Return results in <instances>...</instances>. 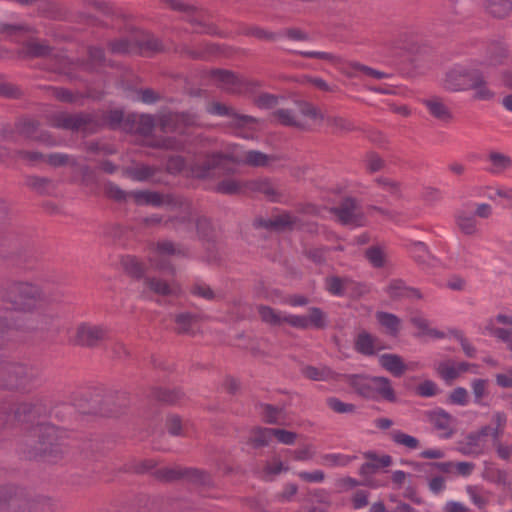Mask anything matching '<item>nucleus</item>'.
I'll return each mask as SVG.
<instances>
[{
	"label": "nucleus",
	"instance_id": "nucleus-34",
	"mask_svg": "<svg viewBox=\"0 0 512 512\" xmlns=\"http://www.w3.org/2000/svg\"><path fill=\"white\" fill-rule=\"evenodd\" d=\"M381 366L395 377H401L406 371V365L402 358L396 354H383L380 356Z\"/></svg>",
	"mask_w": 512,
	"mask_h": 512
},
{
	"label": "nucleus",
	"instance_id": "nucleus-18",
	"mask_svg": "<svg viewBox=\"0 0 512 512\" xmlns=\"http://www.w3.org/2000/svg\"><path fill=\"white\" fill-rule=\"evenodd\" d=\"M378 343L379 340L376 336L366 330H362L354 338V349L361 355L374 356L377 351L383 349Z\"/></svg>",
	"mask_w": 512,
	"mask_h": 512
},
{
	"label": "nucleus",
	"instance_id": "nucleus-37",
	"mask_svg": "<svg viewBox=\"0 0 512 512\" xmlns=\"http://www.w3.org/2000/svg\"><path fill=\"white\" fill-rule=\"evenodd\" d=\"M274 231L280 232L284 230L302 229L300 219L290 212H283L273 218Z\"/></svg>",
	"mask_w": 512,
	"mask_h": 512
},
{
	"label": "nucleus",
	"instance_id": "nucleus-24",
	"mask_svg": "<svg viewBox=\"0 0 512 512\" xmlns=\"http://www.w3.org/2000/svg\"><path fill=\"white\" fill-rule=\"evenodd\" d=\"M486 14L493 18L504 19L512 13V0H482Z\"/></svg>",
	"mask_w": 512,
	"mask_h": 512
},
{
	"label": "nucleus",
	"instance_id": "nucleus-51",
	"mask_svg": "<svg viewBox=\"0 0 512 512\" xmlns=\"http://www.w3.org/2000/svg\"><path fill=\"white\" fill-rule=\"evenodd\" d=\"M240 33L245 36H252L259 40L266 41H276L281 38V34L279 32H271L258 26L245 27Z\"/></svg>",
	"mask_w": 512,
	"mask_h": 512
},
{
	"label": "nucleus",
	"instance_id": "nucleus-56",
	"mask_svg": "<svg viewBox=\"0 0 512 512\" xmlns=\"http://www.w3.org/2000/svg\"><path fill=\"white\" fill-rule=\"evenodd\" d=\"M271 159V156L258 151V150H249L245 154V164L252 166V167H265L268 165L269 160ZM272 159H276L274 156H272Z\"/></svg>",
	"mask_w": 512,
	"mask_h": 512
},
{
	"label": "nucleus",
	"instance_id": "nucleus-41",
	"mask_svg": "<svg viewBox=\"0 0 512 512\" xmlns=\"http://www.w3.org/2000/svg\"><path fill=\"white\" fill-rule=\"evenodd\" d=\"M455 221L460 231L468 236L477 233V221L474 215H468L465 211L459 210L455 215Z\"/></svg>",
	"mask_w": 512,
	"mask_h": 512
},
{
	"label": "nucleus",
	"instance_id": "nucleus-22",
	"mask_svg": "<svg viewBox=\"0 0 512 512\" xmlns=\"http://www.w3.org/2000/svg\"><path fill=\"white\" fill-rule=\"evenodd\" d=\"M364 456L370 460L360 466L359 474L364 477L371 476L379 469L388 467L392 464V457L387 454L379 457L375 452H367Z\"/></svg>",
	"mask_w": 512,
	"mask_h": 512
},
{
	"label": "nucleus",
	"instance_id": "nucleus-46",
	"mask_svg": "<svg viewBox=\"0 0 512 512\" xmlns=\"http://www.w3.org/2000/svg\"><path fill=\"white\" fill-rule=\"evenodd\" d=\"M137 204H146L159 207L163 205V195L158 192L139 190L131 193Z\"/></svg>",
	"mask_w": 512,
	"mask_h": 512
},
{
	"label": "nucleus",
	"instance_id": "nucleus-62",
	"mask_svg": "<svg viewBox=\"0 0 512 512\" xmlns=\"http://www.w3.org/2000/svg\"><path fill=\"white\" fill-rule=\"evenodd\" d=\"M157 172V169L149 165H140L131 168L128 173L133 180L136 181H147L152 178Z\"/></svg>",
	"mask_w": 512,
	"mask_h": 512
},
{
	"label": "nucleus",
	"instance_id": "nucleus-38",
	"mask_svg": "<svg viewBox=\"0 0 512 512\" xmlns=\"http://www.w3.org/2000/svg\"><path fill=\"white\" fill-rule=\"evenodd\" d=\"M138 48L143 56H152L165 51L162 41L154 35H147L137 42Z\"/></svg>",
	"mask_w": 512,
	"mask_h": 512
},
{
	"label": "nucleus",
	"instance_id": "nucleus-17",
	"mask_svg": "<svg viewBox=\"0 0 512 512\" xmlns=\"http://www.w3.org/2000/svg\"><path fill=\"white\" fill-rule=\"evenodd\" d=\"M385 292L392 300L422 299L421 291L406 285L402 279H392L385 288Z\"/></svg>",
	"mask_w": 512,
	"mask_h": 512
},
{
	"label": "nucleus",
	"instance_id": "nucleus-40",
	"mask_svg": "<svg viewBox=\"0 0 512 512\" xmlns=\"http://www.w3.org/2000/svg\"><path fill=\"white\" fill-rule=\"evenodd\" d=\"M491 167L487 169L492 174H500L512 167V159L500 152H491L488 155Z\"/></svg>",
	"mask_w": 512,
	"mask_h": 512
},
{
	"label": "nucleus",
	"instance_id": "nucleus-58",
	"mask_svg": "<svg viewBox=\"0 0 512 512\" xmlns=\"http://www.w3.org/2000/svg\"><path fill=\"white\" fill-rule=\"evenodd\" d=\"M183 214L171 216L164 221V226L168 228L178 229L180 226L188 225L192 222V206L188 209H182Z\"/></svg>",
	"mask_w": 512,
	"mask_h": 512
},
{
	"label": "nucleus",
	"instance_id": "nucleus-28",
	"mask_svg": "<svg viewBox=\"0 0 512 512\" xmlns=\"http://www.w3.org/2000/svg\"><path fill=\"white\" fill-rule=\"evenodd\" d=\"M201 317L199 314L191 312H182L174 317L176 324L175 332L179 335H193V326L200 321Z\"/></svg>",
	"mask_w": 512,
	"mask_h": 512
},
{
	"label": "nucleus",
	"instance_id": "nucleus-1",
	"mask_svg": "<svg viewBox=\"0 0 512 512\" xmlns=\"http://www.w3.org/2000/svg\"><path fill=\"white\" fill-rule=\"evenodd\" d=\"M42 384V370L40 367L11 361L0 354V391L29 394Z\"/></svg>",
	"mask_w": 512,
	"mask_h": 512
},
{
	"label": "nucleus",
	"instance_id": "nucleus-44",
	"mask_svg": "<svg viewBox=\"0 0 512 512\" xmlns=\"http://www.w3.org/2000/svg\"><path fill=\"white\" fill-rule=\"evenodd\" d=\"M34 327L27 324H17L15 322L14 325H12L6 317L0 316V349H3L7 346L8 342L10 341L9 334L12 329L16 330H29L33 329Z\"/></svg>",
	"mask_w": 512,
	"mask_h": 512
},
{
	"label": "nucleus",
	"instance_id": "nucleus-64",
	"mask_svg": "<svg viewBox=\"0 0 512 512\" xmlns=\"http://www.w3.org/2000/svg\"><path fill=\"white\" fill-rule=\"evenodd\" d=\"M26 185L39 194H46L51 186V180L46 177L28 176Z\"/></svg>",
	"mask_w": 512,
	"mask_h": 512
},
{
	"label": "nucleus",
	"instance_id": "nucleus-52",
	"mask_svg": "<svg viewBox=\"0 0 512 512\" xmlns=\"http://www.w3.org/2000/svg\"><path fill=\"white\" fill-rule=\"evenodd\" d=\"M144 284L155 294L160 296H169L173 294V290L167 281L156 278L146 277L144 278Z\"/></svg>",
	"mask_w": 512,
	"mask_h": 512
},
{
	"label": "nucleus",
	"instance_id": "nucleus-9",
	"mask_svg": "<svg viewBox=\"0 0 512 512\" xmlns=\"http://www.w3.org/2000/svg\"><path fill=\"white\" fill-rule=\"evenodd\" d=\"M47 415V407L42 398H31L16 403L11 409L5 402L0 403V429L9 426L11 421L17 423H33Z\"/></svg>",
	"mask_w": 512,
	"mask_h": 512
},
{
	"label": "nucleus",
	"instance_id": "nucleus-21",
	"mask_svg": "<svg viewBox=\"0 0 512 512\" xmlns=\"http://www.w3.org/2000/svg\"><path fill=\"white\" fill-rule=\"evenodd\" d=\"M22 506V500L15 487L10 485L0 486V512H18Z\"/></svg>",
	"mask_w": 512,
	"mask_h": 512
},
{
	"label": "nucleus",
	"instance_id": "nucleus-43",
	"mask_svg": "<svg viewBox=\"0 0 512 512\" xmlns=\"http://www.w3.org/2000/svg\"><path fill=\"white\" fill-rule=\"evenodd\" d=\"M215 191L224 195H238L244 193L247 190L245 188V182L227 178L220 181L215 186Z\"/></svg>",
	"mask_w": 512,
	"mask_h": 512
},
{
	"label": "nucleus",
	"instance_id": "nucleus-55",
	"mask_svg": "<svg viewBox=\"0 0 512 512\" xmlns=\"http://www.w3.org/2000/svg\"><path fill=\"white\" fill-rule=\"evenodd\" d=\"M356 456L344 455L341 453H329L321 456V464L330 467L347 466Z\"/></svg>",
	"mask_w": 512,
	"mask_h": 512
},
{
	"label": "nucleus",
	"instance_id": "nucleus-50",
	"mask_svg": "<svg viewBox=\"0 0 512 512\" xmlns=\"http://www.w3.org/2000/svg\"><path fill=\"white\" fill-rule=\"evenodd\" d=\"M324 120L332 128L333 133H347L355 130L353 122L341 116H324Z\"/></svg>",
	"mask_w": 512,
	"mask_h": 512
},
{
	"label": "nucleus",
	"instance_id": "nucleus-13",
	"mask_svg": "<svg viewBox=\"0 0 512 512\" xmlns=\"http://www.w3.org/2000/svg\"><path fill=\"white\" fill-rule=\"evenodd\" d=\"M198 116L191 112H168L159 119L161 131L164 133H183L186 128L195 126Z\"/></svg>",
	"mask_w": 512,
	"mask_h": 512
},
{
	"label": "nucleus",
	"instance_id": "nucleus-35",
	"mask_svg": "<svg viewBox=\"0 0 512 512\" xmlns=\"http://www.w3.org/2000/svg\"><path fill=\"white\" fill-rule=\"evenodd\" d=\"M324 284L325 290L329 294L337 297H343L346 293V288L349 285L354 284V282L347 277L342 278L339 276H329L325 278Z\"/></svg>",
	"mask_w": 512,
	"mask_h": 512
},
{
	"label": "nucleus",
	"instance_id": "nucleus-42",
	"mask_svg": "<svg viewBox=\"0 0 512 512\" xmlns=\"http://www.w3.org/2000/svg\"><path fill=\"white\" fill-rule=\"evenodd\" d=\"M183 394L179 390H170L162 388H152L149 397L163 404H175Z\"/></svg>",
	"mask_w": 512,
	"mask_h": 512
},
{
	"label": "nucleus",
	"instance_id": "nucleus-45",
	"mask_svg": "<svg viewBox=\"0 0 512 512\" xmlns=\"http://www.w3.org/2000/svg\"><path fill=\"white\" fill-rule=\"evenodd\" d=\"M196 232L200 240L214 243L215 233L211 220L205 216L196 219Z\"/></svg>",
	"mask_w": 512,
	"mask_h": 512
},
{
	"label": "nucleus",
	"instance_id": "nucleus-33",
	"mask_svg": "<svg viewBox=\"0 0 512 512\" xmlns=\"http://www.w3.org/2000/svg\"><path fill=\"white\" fill-rule=\"evenodd\" d=\"M39 128L40 122L33 118L22 117L15 121V129L18 134L28 140L34 141L37 133L39 132Z\"/></svg>",
	"mask_w": 512,
	"mask_h": 512
},
{
	"label": "nucleus",
	"instance_id": "nucleus-36",
	"mask_svg": "<svg viewBox=\"0 0 512 512\" xmlns=\"http://www.w3.org/2000/svg\"><path fill=\"white\" fill-rule=\"evenodd\" d=\"M273 431L274 428L255 427L252 429L247 443L254 449L266 447L273 437Z\"/></svg>",
	"mask_w": 512,
	"mask_h": 512
},
{
	"label": "nucleus",
	"instance_id": "nucleus-20",
	"mask_svg": "<svg viewBox=\"0 0 512 512\" xmlns=\"http://www.w3.org/2000/svg\"><path fill=\"white\" fill-rule=\"evenodd\" d=\"M54 48L48 44L46 40L38 41L36 38H31L23 45L19 55L23 58H46L52 55Z\"/></svg>",
	"mask_w": 512,
	"mask_h": 512
},
{
	"label": "nucleus",
	"instance_id": "nucleus-63",
	"mask_svg": "<svg viewBox=\"0 0 512 512\" xmlns=\"http://www.w3.org/2000/svg\"><path fill=\"white\" fill-rule=\"evenodd\" d=\"M365 257L374 268H382L385 265V255L382 248L379 246L367 248Z\"/></svg>",
	"mask_w": 512,
	"mask_h": 512
},
{
	"label": "nucleus",
	"instance_id": "nucleus-7",
	"mask_svg": "<svg viewBox=\"0 0 512 512\" xmlns=\"http://www.w3.org/2000/svg\"><path fill=\"white\" fill-rule=\"evenodd\" d=\"M342 381L346 382L360 397L378 401L385 400L390 403L397 401L395 390L391 381L383 376H369L365 374H341Z\"/></svg>",
	"mask_w": 512,
	"mask_h": 512
},
{
	"label": "nucleus",
	"instance_id": "nucleus-60",
	"mask_svg": "<svg viewBox=\"0 0 512 512\" xmlns=\"http://www.w3.org/2000/svg\"><path fill=\"white\" fill-rule=\"evenodd\" d=\"M273 116L284 126L303 128V125L296 120L293 111L290 109H278L273 112Z\"/></svg>",
	"mask_w": 512,
	"mask_h": 512
},
{
	"label": "nucleus",
	"instance_id": "nucleus-3",
	"mask_svg": "<svg viewBox=\"0 0 512 512\" xmlns=\"http://www.w3.org/2000/svg\"><path fill=\"white\" fill-rule=\"evenodd\" d=\"M37 440L27 451L30 458H44L49 462H57L69 453L71 444L66 433L49 423L39 424L34 429Z\"/></svg>",
	"mask_w": 512,
	"mask_h": 512
},
{
	"label": "nucleus",
	"instance_id": "nucleus-47",
	"mask_svg": "<svg viewBox=\"0 0 512 512\" xmlns=\"http://www.w3.org/2000/svg\"><path fill=\"white\" fill-rule=\"evenodd\" d=\"M507 421L508 417L505 412L497 411L492 415V422L494 423V427H492L491 432L492 445L501 441V437L505 432Z\"/></svg>",
	"mask_w": 512,
	"mask_h": 512
},
{
	"label": "nucleus",
	"instance_id": "nucleus-23",
	"mask_svg": "<svg viewBox=\"0 0 512 512\" xmlns=\"http://www.w3.org/2000/svg\"><path fill=\"white\" fill-rule=\"evenodd\" d=\"M301 374L312 381H327L330 379L340 380L341 374L334 372L328 366H312L306 365L301 368Z\"/></svg>",
	"mask_w": 512,
	"mask_h": 512
},
{
	"label": "nucleus",
	"instance_id": "nucleus-31",
	"mask_svg": "<svg viewBox=\"0 0 512 512\" xmlns=\"http://www.w3.org/2000/svg\"><path fill=\"white\" fill-rule=\"evenodd\" d=\"M182 479H186L188 482L192 484L204 487H211L213 485L211 475L207 471L198 468H183Z\"/></svg>",
	"mask_w": 512,
	"mask_h": 512
},
{
	"label": "nucleus",
	"instance_id": "nucleus-48",
	"mask_svg": "<svg viewBox=\"0 0 512 512\" xmlns=\"http://www.w3.org/2000/svg\"><path fill=\"white\" fill-rule=\"evenodd\" d=\"M189 293L192 296L205 299L207 301H214L218 298L216 292L203 281H196L189 287Z\"/></svg>",
	"mask_w": 512,
	"mask_h": 512
},
{
	"label": "nucleus",
	"instance_id": "nucleus-4",
	"mask_svg": "<svg viewBox=\"0 0 512 512\" xmlns=\"http://www.w3.org/2000/svg\"><path fill=\"white\" fill-rule=\"evenodd\" d=\"M5 220L0 222V257L19 267H27L36 260L32 239L23 233L7 230Z\"/></svg>",
	"mask_w": 512,
	"mask_h": 512
},
{
	"label": "nucleus",
	"instance_id": "nucleus-59",
	"mask_svg": "<svg viewBox=\"0 0 512 512\" xmlns=\"http://www.w3.org/2000/svg\"><path fill=\"white\" fill-rule=\"evenodd\" d=\"M391 439L395 444L403 445L409 449H417L420 445L419 440L411 435H408L400 430H394L391 433Z\"/></svg>",
	"mask_w": 512,
	"mask_h": 512
},
{
	"label": "nucleus",
	"instance_id": "nucleus-6",
	"mask_svg": "<svg viewBox=\"0 0 512 512\" xmlns=\"http://www.w3.org/2000/svg\"><path fill=\"white\" fill-rule=\"evenodd\" d=\"M257 312L262 322L271 326H279L282 323H287L301 330L309 328L324 330L328 327L329 323L327 314L319 307H310L308 309V315H287L281 317L272 307L260 304L257 306Z\"/></svg>",
	"mask_w": 512,
	"mask_h": 512
},
{
	"label": "nucleus",
	"instance_id": "nucleus-61",
	"mask_svg": "<svg viewBox=\"0 0 512 512\" xmlns=\"http://www.w3.org/2000/svg\"><path fill=\"white\" fill-rule=\"evenodd\" d=\"M182 467L175 468H160L157 469L153 474L156 479L163 482H173L182 479Z\"/></svg>",
	"mask_w": 512,
	"mask_h": 512
},
{
	"label": "nucleus",
	"instance_id": "nucleus-12",
	"mask_svg": "<svg viewBox=\"0 0 512 512\" xmlns=\"http://www.w3.org/2000/svg\"><path fill=\"white\" fill-rule=\"evenodd\" d=\"M233 157L222 152L206 155L203 160H198L190 165V172L194 178L206 179L210 177L212 170L223 168L227 173H234V168H225L224 161H231Z\"/></svg>",
	"mask_w": 512,
	"mask_h": 512
},
{
	"label": "nucleus",
	"instance_id": "nucleus-32",
	"mask_svg": "<svg viewBox=\"0 0 512 512\" xmlns=\"http://www.w3.org/2000/svg\"><path fill=\"white\" fill-rule=\"evenodd\" d=\"M121 264L127 275L135 280H141L146 278L145 271L146 267L137 257L127 255L122 258Z\"/></svg>",
	"mask_w": 512,
	"mask_h": 512
},
{
	"label": "nucleus",
	"instance_id": "nucleus-5",
	"mask_svg": "<svg viewBox=\"0 0 512 512\" xmlns=\"http://www.w3.org/2000/svg\"><path fill=\"white\" fill-rule=\"evenodd\" d=\"M443 85L452 92L474 90L475 100L489 101L495 96L488 87L486 76L479 69L454 67L446 73Z\"/></svg>",
	"mask_w": 512,
	"mask_h": 512
},
{
	"label": "nucleus",
	"instance_id": "nucleus-54",
	"mask_svg": "<svg viewBox=\"0 0 512 512\" xmlns=\"http://www.w3.org/2000/svg\"><path fill=\"white\" fill-rule=\"evenodd\" d=\"M293 53L298 54L307 59H320L327 61L331 64L338 65L342 62V58L336 54L329 52H321V51H293Z\"/></svg>",
	"mask_w": 512,
	"mask_h": 512
},
{
	"label": "nucleus",
	"instance_id": "nucleus-39",
	"mask_svg": "<svg viewBox=\"0 0 512 512\" xmlns=\"http://www.w3.org/2000/svg\"><path fill=\"white\" fill-rule=\"evenodd\" d=\"M346 69H347L346 74L349 77H355L358 75V73H362L363 75H365L367 77L375 78V79H382V78L388 77V74H386L382 71L376 70L374 68H371L369 66L363 65L359 62H349L347 64Z\"/></svg>",
	"mask_w": 512,
	"mask_h": 512
},
{
	"label": "nucleus",
	"instance_id": "nucleus-14",
	"mask_svg": "<svg viewBox=\"0 0 512 512\" xmlns=\"http://www.w3.org/2000/svg\"><path fill=\"white\" fill-rule=\"evenodd\" d=\"M108 337V329L102 325L81 323L76 328L75 343L82 347L94 348Z\"/></svg>",
	"mask_w": 512,
	"mask_h": 512
},
{
	"label": "nucleus",
	"instance_id": "nucleus-27",
	"mask_svg": "<svg viewBox=\"0 0 512 512\" xmlns=\"http://www.w3.org/2000/svg\"><path fill=\"white\" fill-rule=\"evenodd\" d=\"M423 104L429 113L436 119L448 123L453 120V114L439 97H431L423 100Z\"/></svg>",
	"mask_w": 512,
	"mask_h": 512
},
{
	"label": "nucleus",
	"instance_id": "nucleus-30",
	"mask_svg": "<svg viewBox=\"0 0 512 512\" xmlns=\"http://www.w3.org/2000/svg\"><path fill=\"white\" fill-rule=\"evenodd\" d=\"M428 418L433 427L438 431H444L445 437H450L453 434L450 428L452 417L443 409L432 411L428 414Z\"/></svg>",
	"mask_w": 512,
	"mask_h": 512
},
{
	"label": "nucleus",
	"instance_id": "nucleus-2",
	"mask_svg": "<svg viewBox=\"0 0 512 512\" xmlns=\"http://www.w3.org/2000/svg\"><path fill=\"white\" fill-rule=\"evenodd\" d=\"M42 299L41 288L32 282L7 279L0 285V301L7 311L32 313Z\"/></svg>",
	"mask_w": 512,
	"mask_h": 512
},
{
	"label": "nucleus",
	"instance_id": "nucleus-15",
	"mask_svg": "<svg viewBox=\"0 0 512 512\" xmlns=\"http://www.w3.org/2000/svg\"><path fill=\"white\" fill-rule=\"evenodd\" d=\"M218 50V45L214 43H200L195 47L181 44L175 47V52L180 54V56L200 61L208 60L209 57L216 54Z\"/></svg>",
	"mask_w": 512,
	"mask_h": 512
},
{
	"label": "nucleus",
	"instance_id": "nucleus-26",
	"mask_svg": "<svg viewBox=\"0 0 512 512\" xmlns=\"http://www.w3.org/2000/svg\"><path fill=\"white\" fill-rule=\"evenodd\" d=\"M100 117L104 121L105 127L107 126L111 130H116L122 123H124V128H131L136 118L135 115H128L124 118V113L120 109L109 110L100 115Z\"/></svg>",
	"mask_w": 512,
	"mask_h": 512
},
{
	"label": "nucleus",
	"instance_id": "nucleus-16",
	"mask_svg": "<svg viewBox=\"0 0 512 512\" xmlns=\"http://www.w3.org/2000/svg\"><path fill=\"white\" fill-rule=\"evenodd\" d=\"M210 76L219 82L221 89L229 93H239L244 86V82L233 71L226 69H212Z\"/></svg>",
	"mask_w": 512,
	"mask_h": 512
},
{
	"label": "nucleus",
	"instance_id": "nucleus-29",
	"mask_svg": "<svg viewBox=\"0 0 512 512\" xmlns=\"http://www.w3.org/2000/svg\"><path fill=\"white\" fill-rule=\"evenodd\" d=\"M300 501L304 504L318 505L327 510L332 505L330 492L322 488L308 489Z\"/></svg>",
	"mask_w": 512,
	"mask_h": 512
},
{
	"label": "nucleus",
	"instance_id": "nucleus-11",
	"mask_svg": "<svg viewBox=\"0 0 512 512\" xmlns=\"http://www.w3.org/2000/svg\"><path fill=\"white\" fill-rule=\"evenodd\" d=\"M330 211L344 226L357 228L367 224L365 214L360 210L357 200L353 197L344 198L338 206L332 207Z\"/></svg>",
	"mask_w": 512,
	"mask_h": 512
},
{
	"label": "nucleus",
	"instance_id": "nucleus-8",
	"mask_svg": "<svg viewBox=\"0 0 512 512\" xmlns=\"http://www.w3.org/2000/svg\"><path fill=\"white\" fill-rule=\"evenodd\" d=\"M49 125L56 129L71 132H81L83 135H92L105 127V123L98 113L95 112H60L49 119Z\"/></svg>",
	"mask_w": 512,
	"mask_h": 512
},
{
	"label": "nucleus",
	"instance_id": "nucleus-25",
	"mask_svg": "<svg viewBox=\"0 0 512 512\" xmlns=\"http://www.w3.org/2000/svg\"><path fill=\"white\" fill-rule=\"evenodd\" d=\"M375 318L378 324L384 328L385 333L388 336L392 338L399 336L401 330V319L397 315L390 312L377 311Z\"/></svg>",
	"mask_w": 512,
	"mask_h": 512
},
{
	"label": "nucleus",
	"instance_id": "nucleus-19",
	"mask_svg": "<svg viewBox=\"0 0 512 512\" xmlns=\"http://www.w3.org/2000/svg\"><path fill=\"white\" fill-rule=\"evenodd\" d=\"M245 188L248 191L263 194L270 202H280L283 196L268 178L247 181Z\"/></svg>",
	"mask_w": 512,
	"mask_h": 512
},
{
	"label": "nucleus",
	"instance_id": "nucleus-53",
	"mask_svg": "<svg viewBox=\"0 0 512 512\" xmlns=\"http://www.w3.org/2000/svg\"><path fill=\"white\" fill-rule=\"evenodd\" d=\"M488 384L487 379H474L471 382L472 393L474 396V403L478 405H485L484 399L488 397Z\"/></svg>",
	"mask_w": 512,
	"mask_h": 512
},
{
	"label": "nucleus",
	"instance_id": "nucleus-49",
	"mask_svg": "<svg viewBox=\"0 0 512 512\" xmlns=\"http://www.w3.org/2000/svg\"><path fill=\"white\" fill-rule=\"evenodd\" d=\"M287 471H289V467L285 466L281 460L274 458L272 462H267L263 467L261 478L267 482L273 481L275 476Z\"/></svg>",
	"mask_w": 512,
	"mask_h": 512
},
{
	"label": "nucleus",
	"instance_id": "nucleus-10",
	"mask_svg": "<svg viewBox=\"0 0 512 512\" xmlns=\"http://www.w3.org/2000/svg\"><path fill=\"white\" fill-rule=\"evenodd\" d=\"M128 401L124 393H108L102 397L96 395L91 399L87 410L83 414L115 417L121 414L127 407Z\"/></svg>",
	"mask_w": 512,
	"mask_h": 512
},
{
	"label": "nucleus",
	"instance_id": "nucleus-57",
	"mask_svg": "<svg viewBox=\"0 0 512 512\" xmlns=\"http://www.w3.org/2000/svg\"><path fill=\"white\" fill-rule=\"evenodd\" d=\"M436 372L446 383H451L460 376L456 364L449 361L440 362Z\"/></svg>",
	"mask_w": 512,
	"mask_h": 512
}]
</instances>
